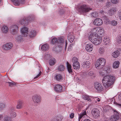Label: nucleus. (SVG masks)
Segmentation results:
<instances>
[{
  "mask_svg": "<svg viewBox=\"0 0 121 121\" xmlns=\"http://www.w3.org/2000/svg\"><path fill=\"white\" fill-rule=\"evenodd\" d=\"M115 77L111 75L106 76L104 77L102 80L104 86L106 88L109 87L112 84L114 81Z\"/></svg>",
  "mask_w": 121,
  "mask_h": 121,
  "instance_id": "nucleus-1",
  "label": "nucleus"
},
{
  "mask_svg": "<svg viewBox=\"0 0 121 121\" xmlns=\"http://www.w3.org/2000/svg\"><path fill=\"white\" fill-rule=\"evenodd\" d=\"M106 62L104 58H100L96 61L95 66L97 69H100L104 65Z\"/></svg>",
  "mask_w": 121,
  "mask_h": 121,
  "instance_id": "nucleus-2",
  "label": "nucleus"
},
{
  "mask_svg": "<svg viewBox=\"0 0 121 121\" xmlns=\"http://www.w3.org/2000/svg\"><path fill=\"white\" fill-rule=\"evenodd\" d=\"M77 9L80 13H86L89 12L90 10H91L92 9L88 7L86 5H84L78 7Z\"/></svg>",
  "mask_w": 121,
  "mask_h": 121,
  "instance_id": "nucleus-3",
  "label": "nucleus"
},
{
  "mask_svg": "<svg viewBox=\"0 0 121 121\" xmlns=\"http://www.w3.org/2000/svg\"><path fill=\"white\" fill-rule=\"evenodd\" d=\"M98 29V27H96L93 28L91 30L90 33L88 34L89 36V39L90 40H91V38L93 37H95L96 36H98V31L99 30Z\"/></svg>",
  "mask_w": 121,
  "mask_h": 121,
  "instance_id": "nucleus-4",
  "label": "nucleus"
},
{
  "mask_svg": "<svg viewBox=\"0 0 121 121\" xmlns=\"http://www.w3.org/2000/svg\"><path fill=\"white\" fill-rule=\"evenodd\" d=\"M72 61L73 63V66L74 69H78L80 68L79 62L78 61V59L76 57H74L72 59Z\"/></svg>",
  "mask_w": 121,
  "mask_h": 121,
  "instance_id": "nucleus-5",
  "label": "nucleus"
},
{
  "mask_svg": "<svg viewBox=\"0 0 121 121\" xmlns=\"http://www.w3.org/2000/svg\"><path fill=\"white\" fill-rule=\"evenodd\" d=\"M18 29V27L16 25L11 26L10 27V32L13 35L16 34L17 33Z\"/></svg>",
  "mask_w": 121,
  "mask_h": 121,
  "instance_id": "nucleus-6",
  "label": "nucleus"
},
{
  "mask_svg": "<svg viewBox=\"0 0 121 121\" xmlns=\"http://www.w3.org/2000/svg\"><path fill=\"white\" fill-rule=\"evenodd\" d=\"M99 39V37L98 36H96L95 37H92L91 40H90L93 44L96 45H97L99 44L102 41L101 39Z\"/></svg>",
  "mask_w": 121,
  "mask_h": 121,
  "instance_id": "nucleus-7",
  "label": "nucleus"
},
{
  "mask_svg": "<svg viewBox=\"0 0 121 121\" xmlns=\"http://www.w3.org/2000/svg\"><path fill=\"white\" fill-rule=\"evenodd\" d=\"M114 115L111 116L110 120L112 121H116L119 118V113L117 111L114 110L113 111Z\"/></svg>",
  "mask_w": 121,
  "mask_h": 121,
  "instance_id": "nucleus-8",
  "label": "nucleus"
},
{
  "mask_svg": "<svg viewBox=\"0 0 121 121\" xmlns=\"http://www.w3.org/2000/svg\"><path fill=\"white\" fill-rule=\"evenodd\" d=\"M65 42V49L66 50V48L67 45V43L66 40L64 39V38L62 37H59L57 39V44H59L60 43H64Z\"/></svg>",
  "mask_w": 121,
  "mask_h": 121,
  "instance_id": "nucleus-9",
  "label": "nucleus"
},
{
  "mask_svg": "<svg viewBox=\"0 0 121 121\" xmlns=\"http://www.w3.org/2000/svg\"><path fill=\"white\" fill-rule=\"evenodd\" d=\"M94 86L95 88L97 91H100L103 90L102 86L101 84L98 82H95L94 83Z\"/></svg>",
  "mask_w": 121,
  "mask_h": 121,
  "instance_id": "nucleus-10",
  "label": "nucleus"
},
{
  "mask_svg": "<svg viewBox=\"0 0 121 121\" xmlns=\"http://www.w3.org/2000/svg\"><path fill=\"white\" fill-rule=\"evenodd\" d=\"M99 111L97 108H94L92 111V115L95 118H97L99 116Z\"/></svg>",
  "mask_w": 121,
  "mask_h": 121,
  "instance_id": "nucleus-11",
  "label": "nucleus"
},
{
  "mask_svg": "<svg viewBox=\"0 0 121 121\" xmlns=\"http://www.w3.org/2000/svg\"><path fill=\"white\" fill-rule=\"evenodd\" d=\"M33 102L35 104H37L40 101L41 98L38 95H34L32 98Z\"/></svg>",
  "mask_w": 121,
  "mask_h": 121,
  "instance_id": "nucleus-12",
  "label": "nucleus"
},
{
  "mask_svg": "<svg viewBox=\"0 0 121 121\" xmlns=\"http://www.w3.org/2000/svg\"><path fill=\"white\" fill-rule=\"evenodd\" d=\"M93 23L95 25L99 26L102 24L103 22L101 19L99 18H96L94 20Z\"/></svg>",
  "mask_w": 121,
  "mask_h": 121,
  "instance_id": "nucleus-13",
  "label": "nucleus"
},
{
  "mask_svg": "<svg viewBox=\"0 0 121 121\" xmlns=\"http://www.w3.org/2000/svg\"><path fill=\"white\" fill-rule=\"evenodd\" d=\"M15 5L16 6L19 5L20 4H24L25 2V0H11Z\"/></svg>",
  "mask_w": 121,
  "mask_h": 121,
  "instance_id": "nucleus-14",
  "label": "nucleus"
},
{
  "mask_svg": "<svg viewBox=\"0 0 121 121\" xmlns=\"http://www.w3.org/2000/svg\"><path fill=\"white\" fill-rule=\"evenodd\" d=\"M54 89L55 91L57 92L60 93L63 91L62 87L60 85H56L54 87Z\"/></svg>",
  "mask_w": 121,
  "mask_h": 121,
  "instance_id": "nucleus-15",
  "label": "nucleus"
},
{
  "mask_svg": "<svg viewBox=\"0 0 121 121\" xmlns=\"http://www.w3.org/2000/svg\"><path fill=\"white\" fill-rule=\"evenodd\" d=\"M12 47V44L11 43H9L4 45L3 46V48L4 49L7 50L11 49Z\"/></svg>",
  "mask_w": 121,
  "mask_h": 121,
  "instance_id": "nucleus-16",
  "label": "nucleus"
},
{
  "mask_svg": "<svg viewBox=\"0 0 121 121\" xmlns=\"http://www.w3.org/2000/svg\"><path fill=\"white\" fill-rule=\"evenodd\" d=\"M67 38L68 40L71 42H72L74 39V36L72 33H69L68 35Z\"/></svg>",
  "mask_w": 121,
  "mask_h": 121,
  "instance_id": "nucleus-17",
  "label": "nucleus"
},
{
  "mask_svg": "<svg viewBox=\"0 0 121 121\" xmlns=\"http://www.w3.org/2000/svg\"><path fill=\"white\" fill-rule=\"evenodd\" d=\"M93 46L92 44H87L86 46V49L88 52H90L92 51Z\"/></svg>",
  "mask_w": 121,
  "mask_h": 121,
  "instance_id": "nucleus-18",
  "label": "nucleus"
},
{
  "mask_svg": "<svg viewBox=\"0 0 121 121\" xmlns=\"http://www.w3.org/2000/svg\"><path fill=\"white\" fill-rule=\"evenodd\" d=\"M62 49L61 46L60 45H58L55 47H54L53 49L55 52H59L61 51Z\"/></svg>",
  "mask_w": 121,
  "mask_h": 121,
  "instance_id": "nucleus-19",
  "label": "nucleus"
},
{
  "mask_svg": "<svg viewBox=\"0 0 121 121\" xmlns=\"http://www.w3.org/2000/svg\"><path fill=\"white\" fill-rule=\"evenodd\" d=\"M20 22L22 25H27L28 23V21L27 20V18L21 19Z\"/></svg>",
  "mask_w": 121,
  "mask_h": 121,
  "instance_id": "nucleus-20",
  "label": "nucleus"
},
{
  "mask_svg": "<svg viewBox=\"0 0 121 121\" xmlns=\"http://www.w3.org/2000/svg\"><path fill=\"white\" fill-rule=\"evenodd\" d=\"M28 29L26 27H24L22 28L21 32L22 34L25 35L26 36L28 35Z\"/></svg>",
  "mask_w": 121,
  "mask_h": 121,
  "instance_id": "nucleus-21",
  "label": "nucleus"
},
{
  "mask_svg": "<svg viewBox=\"0 0 121 121\" xmlns=\"http://www.w3.org/2000/svg\"><path fill=\"white\" fill-rule=\"evenodd\" d=\"M22 102L20 100H19L17 102V104L16 106V108L17 109H21L22 108Z\"/></svg>",
  "mask_w": 121,
  "mask_h": 121,
  "instance_id": "nucleus-22",
  "label": "nucleus"
},
{
  "mask_svg": "<svg viewBox=\"0 0 121 121\" xmlns=\"http://www.w3.org/2000/svg\"><path fill=\"white\" fill-rule=\"evenodd\" d=\"M117 9L115 7H113L110 9L108 12L109 14L111 16L113 14L114 12H116Z\"/></svg>",
  "mask_w": 121,
  "mask_h": 121,
  "instance_id": "nucleus-23",
  "label": "nucleus"
},
{
  "mask_svg": "<svg viewBox=\"0 0 121 121\" xmlns=\"http://www.w3.org/2000/svg\"><path fill=\"white\" fill-rule=\"evenodd\" d=\"M66 65L67 70L69 73H71L73 72L71 65L68 62H66Z\"/></svg>",
  "mask_w": 121,
  "mask_h": 121,
  "instance_id": "nucleus-24",
  "label": "nucleus"
},
{
  "mask_svg": "<svg viewBox=\"0 0 121 121\" xmlns=\"http://www.w3.org/2000/svg\"><path fill=\"white\" fill-rule=\"evenodd\" d=\"M1 30L3 33H6L8 31V27L6 26H3L1 28Z\"/></svg>",
  "mask_w": 121,
  "mask_h": 121,
  "instance_id": "nucleus-25",
  "label": "nucleus"
},
{
  "mask_svg": "<svg viewBox=\"0 0 121 121\" xmlns=\"http://www.w3.org/2000/svg\"><path fill=\"white\" fill-rule=\"evenodd\" d=\"M62 78V76L60 74H56L54 77L55 79L57 81H60Z\"/></svg>",
  "mask_w": 121,
  "mask_h": 121,
  "instance_id": "nucleus-26",
  "label": "nucleus"
},
{
  "mask_svg": "<svg viewBox=\"0 0 121 121\" xmlns=\"http://www.w3.org/2000/svg\"><path fill=\"white\" fill-rule=\"evenodd\" d=\"M49 46L47 44L43 45L42 46L41 49L44 51L47 50Z\"/></svg>",
  "mask_w": 121,
  "mask_h": 121,
  "instance_id": "nucleus-27",
  "label": "nucleus"
},
{
  "mask_svg": "<svg viewBox=\"0 0 121 121\" xmlns=\"http://www.w3.org/2000/svg\"><path fill=\"white\" fill-rule=\"evenodd\" d=\"M120 52L118 50H117L112 53V55L113 57L116 58L118 56Z\"/></svg>",
  "mask_w": 121,
  "mask_h": 121,
  "instance_id": "nucleus-28",
  "label": "nucleus"
},
{
  "mask_svg": "<svg viewBox=\"0 0 121 121\" xmlns=\"http://www.w3.org/2000/svg\"><path fill=\"white\" fill-rule=\"evenodd\" d=\"M98 29L99 30L98 31V33L100 35H103L104 33V29L100 27H98Z\"/></svg>",
  "mask_w": 121,
  "mask_h": 121,
  "instance_id": "nucleus-29",
  "label": "nucleus"
},
{
  "mask_svg": "<svg viewBox=\"0 0 121 121\" xmlns=\"http://www.w3.org/2000/svg\"><path fill=\"white\" fill-rule=\"evenodd\" d=\"M36 34V31L33 30H31L29 36L30 37H34Z\"/></svg>",
  "mask_w": 121,
  "mask_h": 121,
  "instance_id": "nucleus-30",
  "label": "nucleus"
},
{
  "mask_svg": "<svg viewBox=\"0 0 121 121\" xmlns=\"http://www.w3.org/2000/svg\"><path fill=\"white\" fill-rule=\"evenodd\" d=\"M15 39L18 42H20L23 39L22 36L19 35H17L15 37Z\"/></svg>",
  "mask_w": 121,
  "mask_h": 121,
  "instance_id": "nucleus-31",
  "label": "nucleus"
},
{
  "mask_svg": "<svg viewBox=\"0 0 121 121\" xmlns=\"http://www.w3.org/2000/svg\"><path fill=\"white\" fill-rule=\"evenodd\" d=\"M35 19V17L33 16H31L27 18V19L28 21V22L29 21H34Z\"/></svg>",
  "mask_w": 121,
  "mask_h": 121,
  "instance_id": "nucleus-32",
  "label": "nucleus"
},
{
  "mask_svg": "<svg viewBox=\"0 0 121 121\" xmlns=\"http://www.w3.org/2000/svg\"><path fill=\"white\" fill-rule=\"evenodd\" d=\"M120 62L118 61H115L113 64V68H117L119 66Z\"/></svg>",
  "mask_w": 121,
  "mask_h": 121,
  "instance_id": "nucleus-33",
  "label": "nucleus"
},
{
  "mask_svg": "<svg viewBox=\"0 0 121 121\" xmlns=\"http://www.w3.org/2000/svg\"><path fill=\"white\" fill-rule=\"evenodd\" d=\"M58 70L61 71H64L65 69V67L62 65H60L57 67Z\"/></svg>",
  "mask_w": 121,
  "mask_h": 121,
  "instance_id": "nucleus-34",
  "label": "nucleus"
},
{
  "mask_svg": "<svg viewBox=\"0 0 121 121\" xmlns=\"http://www.w3.org/2000/svg\"><path fill=\"white\" fill-rule=\"evenodd\" d=\"M82 97L83 99L85 100H87L90 102L91 101V100L88 96L85 95H84L82 96Z\"/></svg>",
  "mask_w": 121,
  "mask_h": 121,
  "instance_id": "nucleus-35",
  "label": "nucleus"
},
{
  "mask_svg": "<svg viewBox=\"0 0 121 121\" xmlns=\"http://www.w3.org/2000/svg\"><path fill=\"white\" fill-rule=\"evenodd\" d=\"M6 104L4 103H0V110H3L5 108Z\"/></svg>",
  "mask_w": 121,
  "mask_h": 121,
  "instance_id": "nucleus-36",
  "label": "nucleus"
},
{
  "mask_svg": "<svg viewBox=\"0 0 121 121\" xmlns=\"http://www.w3.org/2000/svg\"><path fill=\"white\" fill-rule=\"evenodd\" d=\"M91 14V16L92 17L94 18L97 17L98 16V13L95 11L92 12Z\"/></svg>",
  "mask_w": 121,
  "mask_h": 121,
  "instance_id": "nucleus-37",
  "label": "nucleus"
},
{
  "mask_svg": "<svg viewBox=\"0 0 121 121\" xmlns=\"http://www.w3.org/2000/svg\"><path fill=\"white\" fill-rule=\"evenodd\" d=\"M104 42L105 44L106 45L107 44L108 45V43H109L110 42L109 39L107 38V37L104 38Z\"/></svg>",
  "mask_w": 121,
  "mask_h": 121,
  "instance_id": "nucleus-38",
  "label": "nucleus"
},
{
  "mask_svg": "<svg viewBox=\"0 0 121 121\" xmlns=\"http://www.w3.org/2000/svg\"><path fill=\"white\" fill-rule=\"evenodd\" d=\"M63 118V117L62 116H59L56 117L55 118L56 121H61Z\"/></svg>",
  "mask_w": 121,
  "mask_h": 121,
  "instance_id": "nucleus-39",
  "label": "nucleus"
},
{
  "mask_svg": "<svg viewBox=\"0 0 121 121\" xmlns=\"http://www.w3.org/2000/svg\"><path fill=\"white\" fill-rule=\"evenodd\" d=\"M55 60L54 58H52L49 61V63L51 65H54L55 63Z\"/></svg>",
  "mask_w": 121,
  "mask_h": 121,
  "instance_id": "nucleus-40",
  "label": "nucleus"
},
{
  "mask_svg": "<svg viewBox=\"0 0 121 121\" xmlns=\"http://www.w3.org/2000/svg\"><path fill=\"white\" fill-rule=\"evenodd\" d=\"M106 72L104 71V70L101 69L99 73L100 75L102 76H105V75L106 74Z\"/></svg>",
  "mask_w": 121,
  "mask_h": 121,
  "instance_id": "nucleus-41",
  "label": "nucleus"
},
{
  "mask_svg": "<svg viewBox=\"0 0 121 121\" xmlns=\"http://www.w3.org/2000/svg\"><path fill=\"white\" fill-rule=\"evenodd\" d=\"M104 49L103 47H100L99 48V52L100 54H102L104 52Z\"/></svg>",
  "mask_w": 121,
  "mask_h": 121,
  "instance_id": "nucleus-42",
  "label": "nucleus"
},
{
  "mask_svg": "<svg viewBox=\"0 0 121 121\" xmlns=\"http://www.w3.org/2000/svg\"><path fill=\"white\" fill-rule=\"evenodd\" d=\"M10 115L11 117L14 118L15 117L17 116V114L16 112H9Z\"/></svg>",
  "mask_w": 121,
  "mask_h": 121,
  "instance_id": "nucleus-43",
  "label": "nucleus"
},
{
  "mask_svg": "<svg viewBox=\"0 0 121 121\" xmlns=\"http://www.w3.org/2000/svg\"><path fill=\"white\" fill-rule=\"evenodd\" d=\"M104 22L106 24H107L109 23L110 22V21H109L108 18L107 17L104 18Z\"/></svg>",
  "mask_w": 121,
  "mask_h": 121,
  "instance_id": "nucleus-44",
  "label": "nucleus"
},
{
  "mask_svg": "<svg viewBox=\"0 0 121 121\" xmlns=\"http://www.w3.org/2000/svg\"><path fill=\"white\" fill-rule=\"evenodd\" d=\"M86 112L85 111H84L82 113H81L79 117V121L80 119H81L84 116L86 115Z\"/></svg>",
  "mask_w": 121,
  "mask_h": 121,
  "instance_id": "nucleus-45",
  "label": "nucleus"
},
{
  "mask_svg": "<svg viewBox=\"0 0 121 121\" xmlns=\"http://www.w3.org/2000/svg\"><path fill=\"white\" fill-rule=\"evenodd\" d=\"M15 109L13 105L11 106L9 109V112H13Z\"/></svg>",
  "mask_w": 121,
  "mask_h": 121,
  "instance_id": "nucleus-46",
  "label": "nucleus"
},
{
  "mask_svg": "<svg viewBox=\"0 0 121 121\" xmlns=\"http://www.w3.org/2000/svg\"><path fill=\"white\" fill-rule=\"evenodd\" d=\"M4 121H12L11 117L7 116L4 118Z\"/></svg>",
  "mask_w": 121,
  "mask_h": 121,
  "instance_id": "nucleus-47",
  "label": "nucleus"
},
{
  "mask_svg": "<svg viewBox=\"0 0 121 121\" xmlns=\"http://www.w3.org/2000/svg\"><path fill=\"white\" fill-rule=\"evenodd\" d=\"M89 62L87 61H85L83 63V64L87 67V68H89L90 67V64L89 63Z\"/></svg>",
  "mask_w": 121,
  "mask_h": 121,
  "instance_id": "nucleus-48",
  "label": "nucleus"
},
{
  "mask_svg": "<svg viewBox=\"0 0 121 121\" xmlns=\"http://www.w3.org/2000/svg\"><path fill=\"white\" fill-rule=\"evenodd\" d=\"M57 39L56 38H53L52 40L51 43L53 44H54V43H57Z\"/></svg>",
  "mask_w": 121,
  "mask_h": 121,
  "instance_id": "nucleus-49",
  "label": "nucleus"
},
{
  "mask_svg": "<svg viewBox=\"0 0 121 121\" xmlns=\"http://www.w3.org/2000/svg\"><path fill=\"white\" fill-rule=\"evenodd\" d=\"M117 24V22L116 21L114 20L112 21L111 22V24L114 26H116Z\"/></svg>",
  "mask_w": 121,
  "mask_h": 121,
  "instance_id": "nucleus-50",
  "label": "nucleus"
},
{
  "mask_svg": "<svg viewBox=\"0 0 121 121\" xmlns=\"http://www.w3.org/2000/svg\"><path fill=\"white\" fill-rule=\"evenodd\" d=\"M111 3L110 1H108L106 3V6L107 7H109L111 5Z\"/></svg>",
  "mask_w": 121,
  "mask_h": 121,
  "instance_id": "nucleus-51",
  "label": "nucleus"
},
{
  "mask_svg": "<svg viewBox=\"0 0 121 121\" xmlns=\"http://www.w3.org/2000/svg\"><path fill=\"white\" fill-rule=\"evenodd\" d=\"M6 83H8L9 84V86H12L13 85H16V83L14 82H8Z\"/></svg>",
  "mask_w": 121,
  "mask_h": 121,
  "instance_id": "nucleus-52",
  "label": "nucleus"
},
{
  "mask_svg": "<svg viewBox=\"0 0 121 121\" xmlns=\"http://www.w3.org/2000/svg\"><path fill=\"white\" fill-rule=\"evenodd\" d=\"M38 72H39V73L34 78L35 79L37 78L40 75H41V72L39 70V69L38 70Z\"/></svg>",
  "mask_w": 121,
  "mask_h": 121,
  "instance_id": "nucleus-53",
  "label": "nucleus"
},
{
  "mask_svg": "<svg viewBox=\"0 0 121 121\" xmlns=\"http://www.w3.org/2000/svg\"><path fill=\"white\" fill-rule=\"evenodd\" d=\"M118 0H111L112 3L114 4H117L118 2Z\"/></svg>",
  "mask_w": 121,
  "mask_h": 121,
  "instance_id": "nucleus-54",
  "label": "nucleus"
},
{
  "mask_svg": "<svg viewBox=\"0 0 121 121\" xmlns=\"http://www.w3.org/2000/svg\"><path fill=\"white\" fill-rule=\"evenodd\" d=\"M64 13V11L62 9H61L59 11V13L60 15H62Z\"/></svg>",
  "mask_w": 121,
  "mask_h": 121,
  "instance_id": "nucleus-55",
  "label": "nucleus"
},
{
  "mask_svg": "<svg viewBox=\"0 0 121 121\" xmlns=\"http://www.w3.org/2000/svg\"><path fill=\"white\" fill-rule=\"evenodd\" d=\"M118 15L119 18L121 20V10H119L118 12Z\"/></svg>",
  "mask_w": 121,
  "mask_h": 121,
  "instance_id": "nucleus-56",
  "label": "nucleus"
},
{
  "mask_svg": "<svg viewBox=\"0 0 121 121\" xmlns=\"http://www.w3.org/2000/svg\"><path fill=\"white\" fill-rule=\"evenodd\" d=\"M114 104L116 105L117 106L121 108V104H118L116 102H114Z\"/></svg>",
  "mask_w": 121,
  "mask_h": 121,
  "instance_id": "nucleus-57",
  "label": "nucleus"
},
{
  "mask_svg": "<svg viewBox=\"0 0 121 121\" xmlns=\"http://www.w3.org/2000/svg\"><path fill=\"white\" fill-rule=\"evenodd\" d=\"M106 72V74L108 73H110L111 71V69L110 68H109V69H108L107 70H104Z\"/></svg>",
  "mask_w": 121,
  "mask_h": 121,
  "instance_id": "nucleus-58",
  "label": "nucleus"
},
{
  "mask_svg": "<svg viewBox=\"0 0 121 121\" xmlns=\"http://www.w3.org/2000/svg\"><path fill=\"white\" fill-rule=\"evenodd\" d=\"M93 72L91 71L88 73V75L89 76H91L93 75Z\"/></svg>",
  "mask_w": 121,
  "mask_h": 121,
  "instance_id": "nucleus-59",
  "label": "nucleus"
},
{
  "mask_svg": "<svg viewBox=\"0 0 121 121\" xmlns=\"http://www.w3.org/2000/svg\"><path fill=\"white\" fill-rule=\"evenodd\" d=\"M74 116V114L73 113L71 114L70 115V117L71 118H73Z\"/></svg>",
  "mask_w": 121,
  "mask_h": 121,
  "instance_id": "nucleus-60",
  "label": "nucleus"
},
{
  "mask_svg": "<svg viewBox=\"0 0 121 121\" xmlns=\"http://www.w3.org/2000/svg\"><path fill=\"white\" fill-rule=\"evenodd\" d=\"M118 98L120 101L121 102V93L119 95Z\"/></svg>",
  "mask_w": 121,
  "mask_h": 121,
  "instance_id": "nucleus-61",
  "label": "nucleus"
},
{
  "mask_svg": "<svg viewBox=\"0 0 121 121\" xmlns=\"http://www.w3.org/2000/svg\"><path fill=\"white\" fill-rule=\"evenodd\" d=\"M117 41L118 43H120L121 42V39L120 38L118 37L117 39Z\"/></svg>",
  "mask_w": 121,
  "mask_h": 121,
  "instance_id": "nucleus-62",
  "label": "nucleus"
},
{
  "mask_svg": "<svg viewBox=\"0 0 121 121\" xmlns=\"http://www.w3.org/2000/svg\"><path fill=\"white\" fill-rule=\"evenodd\" d=\"M95 101L97 100L98 102H99L100 101V99L99 98H97V97L95 98Z\"/></svg>",
  "mask_w": 121,
  "mask_h": 121,
  "instance_id": "nucleus-63",
  "label": "nucleus"
},
{
  "mask_svg": "<svg viewBox=\"0 0 121 121\" xmlns=\"http://www.w3.org/2000/svg\"><path fill=\"white\" fill-rule=\"evenodd\" d=\"M98 2H102L104 1L105 0H96Z\"/></svg>",
  "mask_w": 121,
  "mask_h": 121,
  "instance_id": "nucleus-64",
  "label": "nucleus"
}]
</instances>
